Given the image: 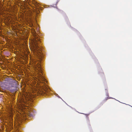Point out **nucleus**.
<instances>
[{"label": "nucleus", "instance_id": "1", "mask_svg": "<svg viewBox=\"0 0 132 132\" xmlns=\"http://www.w3.org/2000/svg\"><path fill=\"white\" fill-rule=\"evenodd\" d=\"M40 42V39L38 38H36L34 41V50L35 51H38L39 50V47L38 44Z\"/></svg>", "mask_w": 132, "mask_h": 132}, {"label": "nucleus", "instance_id": "2", "mask_svg": "<svg viewBox=\"0 0 132 132\" xmlns=\"http://www.w3.org/2000/svg\"><path fill=\"white\" fill-rule=\"evenodd\" d=\"M34 5L36 9H38L39 4L38 3L36 2L35 3Z\"/></svg>", "mask_w": 132, "mask_h": 132}, {"label": "nucleus", "instance_id": "3", "mask_svg": "<svg viewBox=\"0 0 132 132\" xmlns=\"http://www.w3.org/2000/svg\"><path fill=\"white\" fill-rule=\"evenodd\" d=\"M10 90L12 92H15V89H10Z\"/></svg>", "mask_w": 132, "mask_h": 132}, {"label": "nucleus", "instance_id": "4", "mask_svg": "<svg viewBox=\"0 0 132 132\" xmlns=\"http://www.w3.org/2000/svg\"><path fill=\"white\" fill-rule=\"evenodd\" d=\"M17 82V81H16V82Z\"/></svg>", "mask_w": 132, "mask_h": 132}]
</instances>
